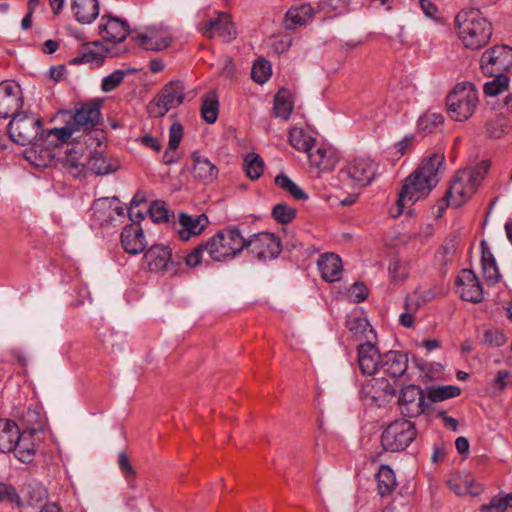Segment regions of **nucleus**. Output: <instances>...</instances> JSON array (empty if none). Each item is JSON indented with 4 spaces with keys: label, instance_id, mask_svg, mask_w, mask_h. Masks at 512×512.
<instances>
[{
    "label": "nucleus",
    "instance_id": "nucleus-1",
    "mask_svg": "<svg viewBox=\"0 0 512 512\" xmlns=\"http://www.w3.org/2000/svg\"><path fill=\"white\" fill-rule=\"evenodd\" d=\"M444 164V150L434 152L421 161L404 180L396 201L397 211L391 212L393 217L399 216L405 208L410 209L420 199L428 197L440 181Z\"/></svg>",
    "mask_w": 512,
    "mask_h": 512
},
{
    "label": "nucleus",
    "instance_id": "nucleus-2",
    "mask_svg": "<svg viewBox=\"0 0 512 512\" xmlns=\"http://www.w3.org/2000/svg\"><path fill=\"white\" fill-rule=\"evenodd\" d=\"M454 25L463 45L472 50L484 47L493 33L492 24L478 9L461 10L455 17Z\"/></svg>",
    "mask_w": 512,
    "mask_h": 512
},
{
    "label": "nucleus",
    "instance_id": "nucleus-3",
    "mask_svg": "<svg viewBox=\"0 0 512 512\" xmlns=\"http://www.w3.org/2000/svg\"><path fill=\"white\" fill-rule=\"evenodd\" d=\"M490 167V160H482L476 166L464 167L455 172L450 181V208H460L472 198Z\"/></svg>",
    "mask_w": 512,
    "mask_h": 512
},
{
    "label": "nucleus",
    "instance_id": "nucleus-4",
    "mask_svg": "<svg viewBox=\"0 0 512 512\" xmlns=\"http://www.w3.org/2000/svg\"><path fill=\"white\" fill-rule=\"evenodd\" d=\"M246 239L239 229L228 227L218 231L205 242V251L216 262L234 259L244 248Z\"/></svg>",
    "mask_w": 512,
    "mask_h": 512
},
{
    "label": "nucleus",
    "instance_id": "nucleus-5",
    "mask_svg": "<svg viewBox=\"0 0 512 512\" xmlns=\"http://www.w3.org/2000/svg\"><path fill=\"white\" fill-rule=\"evenodd\" d=\"M8 135L19 145H31L44 135L42 120L31 112L15 113L8 124Z\"/></svg>",
    "mask_w": 512,
    "mask_h": 512
},
{
    "label": "nucleus",
    "instance_id": "nucleus-6",
    "mask_svg": "<svg viewBox=\"0 0 512 512\" xmlns=\"http://www.w3.org/2000/svg\"><path fill=\"white\" fill-rule=\"evenodd\" d=\"M478 103V93L470 82L456 84L450 91V119L466 121L474 113Z\"/></svg>",
    "mask_w": 512,
    "mask_h": 512
},
{
    "label": "nucleus",
    "instance_id": "nucleus-7",
    "mask_svg": "<svg viewBox=\"0 0 512 512\" xmlns=\"http://www.w3.org/2000/svg\"><path fill=\"white\" fill-rule=\"evenodd\" d=\"M416 434L415 426L411 421L398 419L383 431L381 443L386 451H402L412 443Z\"/></svg>",
    "mask_w": 512,
    "mask_h": 512
},
{
    "label": "nucleus",
    "instance_id": "nucleus-8",
    "mask_svg": "<svg viewBox=\"0 0 512 512\" xmlns=\"http://www.w3.org/2000/svg\"><path fill=\"white\" fill-rule=\"evenodd\" d=\"M184 100V86L180 81L166 84L160 93L149 103V113L154 117H163L178 107Z\"/></svg>",
    "mask_w": 512,
    "mask_h": 512
},
{
    "label": "nucleus",
    "instance_id": "nucleus-9",
    "mask_svg": "<svg viewBox=\"0 0 512 512\" xmlns=\"http://www.w3.org/2000/svg\"><path fill=\"white\" fill-rule=\"evenodd\" d=\"M480 67L485 75L506 74L512 68V48L495 45L487 49L481 55Z\"/></svg>",
    "mask_w": 512,
    "mask_h": 512
},
{
    "label": "nucleus",
    "instance_id": "nucleus-10",
    "mask_svg": "<svg viewBox=\"0 0 512 512\" xmlns=\"http://www.w3.org/2000/svg\"><path fill=\"white\" fill-rule=\"evenodd\" d=\"M245 248L258 260L267 261L280 254L281 243L272 233H259L246 240Z\"/></svg>",
    "mask_w": 512,
    "mask_h": 512
},
{
    "label": "nucleus",
    "instance_id": "nucleus-11",
    "mask_svg": "<svg viewBox=\"0 0 512 512\" xmlns=\"http://www.w3.org/2000/svg\"><path fill=\"white\" fill-rule=\"evenodd\" d=\"M200 32L206 38L219 37L224 42L236 38V28L229 14L216 12V15L207 19L201 26Z\"/></svg>",
    "mask_w": 512,
    "mask_h": 512
},
{
    "label": "nucleus",
    "instance_id": "nucleus-12",
    "mask_svg": "<svg viewBox=\"0 0 512 512\" xmlns=\"http://www.w3.org/2000/svg\"><path fill=\"white\" fill-rule=\"evenodd\" d=\"M455 291L464 301L480 303L484 299L482 284L470 269H463L455 279Z\"/></svg>",
    "mask_w": 512,
    "mask_h": 512
},
{
    "label": "nucleus",
    "instance_id": "nucleus-13",
    "mask_svg": "<svg viewBox=\"0 0 512 512\" xmlns=\"http://www.w3.org/2000/svg\"><path fill=\"white\" fill-rule=\"evenodd\" d=\"M143 264L151 272L172 270L175 273L176 266L180 264V261L172 258V251L169 246L156 244L145 252Z\"/></svg>",
    "mask_w": 512,
    "mask_h": 512
},
{
    "label": "nucleus",
    "instance_id": "nucleus-14",
    "mask_svg": "<svg viewBox=\"0 0 512 512\" xmlns=\"http://www.w3.org/2000/svg\"><path fill=\"white\" fill-rule=\"evenodd\" d=\"M92 212L93 217L102 226L107 224L116 225L125 217V208L115 197L96 200L92 205Z\"/></svg>",
    "mask_w": 512,
    "mask_h": 512
},
{
    "label": "nucleus",
    "instance_id": "nucleus-15",
    "mask_svg": "<svg viewBox=\"0 0 512 512\" xmlns=\"http://www.w3.org/2000/svg\"><path fill=\"white\" fill-rule=\"evenodd\" d=\"M376 165L370 157H358L352 160L342 174L360 186L371 183L375 176Z\"/></svg>",
    "mask_w": 512,
    "mask_h": 512
},
{
    "label": "nucleus",
    "instance_id": "nucleus-16",
    "mask_svg": "<svg viewBox=\"0 0 512 512\" xmlns=\"http://www.w3.org/2000/svg\"><path fill=\"white\" fill-rule=\"evenodd\" d=\"M22 106L21 89L12 82L0 83V119L13 117Z\"/></svg>",
    "mask_w": 512,
    "mask_h": 512
},
{
    "label": "nucleus",
    "instance_id": "nucleus-17",
    "mask_svg": "<svg viewBox=\"0 0 512 512\" xmlns=\"http://www.w3.org/2000/svg\"><path fill=\"white\" fill-rule=\"evenodd\" d=\"M401 413L406 417H416L425 410V401L422 391L415 385L403 387L399 395Z\"/></svg>",
    "mask_w": 512,
    "mask_h": 512
},
{
    "label": "nucleus",
    "instance_id": "nucleus-18",
    "mask_svg": "<svg viewBox=\"0 0 512 512\" xmlns=\"http://www.w3.org/2000/svg\"><path fill=\"white\" fill-rule=\"evenodd\" d=\"M382 356L372 341L358 346V364L364 375H374L380 370Z\"/></svg>",
    "mask_w": 512,
    "mask_h": 512
},
{
    "label": "nucleus",
    "instance_id": "nucleus-19",
    "mask_svg": "<svg viewBox=\"0 0 512 512\" xmlns=\"http://www.w3.org/2000/svg\"><path fill=\"white\" fill-rule=\"evenodd\" d=\"M99 34L106 41L120 43L128 35V24L120 18L104 15L99 24Z\"/></svg>",
    "mask_w": 512,
    "mask_h": 512
},
{
    "label": "nucleus",
    "instance_id": "nucleus-20",
    "mask_svg": "<svg viewBox=\"0 0 512 512\" xmlns=\"http://www.w3.org/2000/svg\"><path fill=\"white\" fill-rule=\"evenodd\" d=\"M209 224L208 217L205 214L188 215L179 214V225L177 233L181 240L188 241L193 236L200 235Z\"/></svg>",
    "mask_w": 512,
    "mask_h": 512
},
{
    "label": "nucleus",
    "instance_id": "nucleus-21",
    "mask_svg": "<svg viewBox=\"0 0 512 512\" xmlns=\"http://www.w3.org/2000/svg\"><path fill=\"white\" fill-rule=\"evenodd\" d=\"M121 243L129 254L136 255L144 251L147 242L139 223L133 222L125 226L121 233Z\"/></svg>",
    "mask_w": 512,
    "mask_h": 512
},
{
    "label": "nucleus",
    "instance_id": "nucleus-22",
    "mask_svg": "<svg viewBox=\"0 0 512 512\" xmlns=\"http://www.w3.org/2000/svg\"><path fill=\"white\" fill-rule=\"evenodd\" d=\"M100 107L98 103H86L76 110L71 124L76 131L90 130L100 122Z\"/></svg>",
    "mask_w": 512,
    "mask_h": 512
},
{
    "label": "nucleus",
    "instance_id": "nucleus-23",
    "mask_svg": "<svg viewBox=\"0 0 512 512\" xmlns=\"http://www.w3.org/2000/svg\"><path fill=\"white\" fill-rule=\"evenodd\" d=\"M408 368V357L400 351H388L382 356L380 370L391 378L403 376Z\"/></svg>",
    "mask_w": 512,
    "mask_h": 512
},
{
    "label": "nucleus",
    "instance_id": "nucleus-24",
    "mask_svg": "<svg viewBox=\"0 0 512 512\" xmlns=\"http://www.w3.org/2000/svg\"><path fill=\"white\" fill-rule=\"evenodd\" d=\"M135 42L146 50L159 51L170 44L171 36L165 29L151 28L147 32L139 34L135 38Z\"/></svg>",
    "mask_w": 512,
    "mask_h": 512
},
{
    "label": "nucleus",
    "instance_id": "nucleus-25",
    "mask_svg": "<svg viewBox=\"0 0 512 512\" xmlns=\"http://www.w3.org/2000/svg\"><path fill=\"white\" fill-rule=\"evenodd\" d=\"M32 146L25 151L26 159L36 167H48L53 164L55 154L50 148L51 145L45 144L42 138L31 144Z\"/></svg>",
    "mask_w": 512,
    "mask_h": 512
},
{
    "label": "nucleus",
    "instance_id": "nucleus-26",
    "mask_svg": "<svg viewBox=\"0 0 512 512\" xmlns=\"http://www.w3.org/2000/svg\"><path fill=\"white\" fill-rule=\"evenodd\" d=\"M317 265L325 281L335 282L340 280L343 267L341 258L338 255L325 253L319 258Z\"/></svg>",
    "mask_w": 512,
    "mask_h": 512
},
{
    "label": "nucleus",
    "instance_id": "nucleus-27",
    "mask_svg": "<svg viewBox=\"0 0 512 512\" xmlns=\"http://www.w3.org/2000/svg\"><path fill=\"white\" fill-rule=\"evenodd\" d=\"M58 161L74 177L82 175L87 163L81 147H72L66 150L64 155L58 158Z\"/></svg>",
    "mask_w": 512,
    "mask_h": 512
},
{
    "label": "nucleus",
    "instance_id": "nucleus-28",
    "mask_svg": "<svg viewBox=\"0 0 512 512\" xmlns=\"http://www.w3.org/2000/svg\"><path fill=\"white\" fill-rule=\"evenodd\" d=\"M75 19L82 24L91 23L99 15L97 0H71Z\"/></svg>",
    "mask_w": 512,
    "mask_h": 512
},
{
    "label": "nucleus",
    "instance_id": "nucleus-29",
    "mask_svg": "<svg viewBox=\"0 0 512 512\" xmlns=\"http://www.w3.org/2000/svg\"><path fill=\"white\" fill-rule=\"evenodd\" d=\"M119 166L116 159H112L101 152H95L87 159L85 170H89L96 175H107L117 171Z\"/></svg>",
    "mask_w": 512,
    "mask_h": 512
},
{
    "label": "nucleus",
    "instance_id": "nucleus-30",
    "mask_svg": "<svg viewBox=\"0 0 512 512\" xmlns=\"http://www.w3.org/2000/svg\"><path fill=\"white\" fill-rule=\"evenodd\" d=\"M347 327L349 331L358 339L364 338L369 342L376 338L374 329L362 313H353L348 317Z\"/></svg>",
    "mask_w": 512,
    "mask_h": 512
},
{
    "label": "nucleus",
    "instance_id": "nucleus-31",
    "mask_svg": "<svg viewBox=\"0 0 512 512\" xmlns=\"http://www.w3.org/2000/svg\"><path fill=\"white\" fill-rule=\"evenodd\" d=\"M20 430L15 422L8 419L0 420V452L9 453L15 449L19 440Z\"/></svg>",
    "mask_w": 512,
    "mask_h": 512
},
{
    "label": "nucleus",
    "instance_id": "nucleus-32",
    "mask_svg": "<svg viewBox=\"0 0 512 512\" xmlns=\"http://www.w3.org/2000/svg\"><path fill=\"white\" fill-rule=\"evenodd\" d=\"M311 166H314L319 171H330L336 165L338 158L335 152L323 146L318 147L314 152H307Z\"/></svg>",
    "mask_w": 512,
    "mask_h": 512
},
{
    "label": "nucleus",
    "instance_id": "nucleus-33",
    "mask_svg": "<svg viewBox=\"0 0 512 512\" xmlns=\"http://www.w3.org/2000/svg\"><path fill=\"white\" fill-rule=\"evenodd\" d=\"M15 457L23 462L30 463L36 453V442L34 434L31 432H22L19 435V440L15 444V449L12 450Z\"/></svg>",
    "mask_w": 512,
    "mask_h": 512
},
{
    "label": "nucleus",
    "instance_id": "nucleus-34",
    "mask_svg": "<svg viewBox=\"0 0 512 512\" xmlns=\"http://www.w3.org/2000/svg\"><path fill=\"white\" fill-rule=\"evenodd\" d=\"M193 160V175L195 178L205 183H210L217 178L218 169L208 158L194 154Z\"/></svg>",
    "mask_w": 512,
    "mask_h": 512
},
{
    "label": "nucleus",
    "instance_id": "nucleus-35",
    "mask_svg": "<svg viewBox=\"0 0 512 512\" xmlns=\"http://www.w3.org/2000/svg\"><path fill=\"white\" fill-rule=\"evenodd\" d=\"M75 132H77L75 127L69 122L64 127L53 128L47 131L45 136H42V141L47 145L57 147L66 143Z\"/></svg>",
    "mask_w": 512,
    "mask_h": 512
},
{
    "label": "nucleus",
    "instance_id": "nucleus-36",
    "mask_svg": "<svg viewBox=\"0 0 512 512\" xmlns=\"http://www.w3.org/2000/svg\"><path fill=\"white\" fill-rule=\"evenodd\" d=\"M377 491L382 497L389 495L396 486V478L393 470L386 465L381 466L376 474Z\"/></svg>",
    "mask_w": 512,
    "mask_h": 512
},
{
    "label": "nucleus",
    "instance_id": "nucleus-37",
    "mask_svg": "<svg viewBox=\"0 0 512 512\" xmlns=\"http://www.w3.org/2000/svg\"><path fill=\"white\" fill-rule=\"evenodd\" d=\"M289 142L296 150L307 153L312 149L315 139L303 128L295 126L289 131Z\"/></svg>",
    "mask_w": 512,
    "mask_h": 512
},
{
    "label": "nucleus",
    "instance_id": "nucleus-38",
    "mask_svg": "<svg viewBox=\"0 0 512 512\" xmlns=\"http://www.w3.org/2000/svg\"><path fill=\"white\" fill-rule=\"evenodd\" d=\"M444 121L445 118L442 114L429 110L419 117L417 128L419 132L425 135L431 134L436 131L439 126L443 125Z\"/></svg>",
    "mask_w": 512,
    "mask_h": 512
},
{
    "label": "nucleus",
    "instance_id": "nucleus-39",
    "mask_svg": "<svg viewBox=\"0 0 512 512\" xmlns=\"http://www.w3.org/2000/svg\"><path fill=\"white\" fill-rule=\"evenodd\" d=\"M293 110V102L290 93L284 89L279 90L274 98L273 112L276 117L283 120L289 119Z\"/></svg>",
    "mask_w": 512,
    "mask_h": 512
},
{
    "label": "nucleus",
    "instance_id": "nucleus-40",
    "mask_svg": "<svg viewBox=\"0 0 512 512\" xmlns=\"http://www.w3.org/2000/svg\"><path fill=\"white\" fill-rule=\"evenodd\" d=\"M451 489L458 496L471 495L478 496L482 492L481 485H475L474 479L471 475H465L463 478L455 479Z\"/></svg>",
    "mask_w": 512,
    "mask_h": 512
},
{
    "label": "nucleus",
    "instance_id": "nucleus-41",
    "mask_svg": "<svg viewBox=\"0 0 512 512\" xmlns=\"http://www.w3.org/2000/svg\"><path fill=\"white\" fill-rule=\"evenodd\" d=\"M488 76L492 77V80L484 84L483 91L486 96L495 97L508 90L510 79L506 74Z\"/></svg>",
    "mask_w": 512,
    "mask_h": 512
},
{
    "label": "nucleus",
    "instance_id": "nucleus-42",
    "mask_svg": "<svg viewBox=\"0 0 512 512\" xmlns=\"http://www.w3.org/2000/svg\"><path fill=\"white\" fill-rule=\"evenodd\" d=\"M219 110V102L214 92H209L203 99L201 113L203 119L212 124L217 120Z\"/></svg>",
    "mask_w": 512,
    "mask_h": 512
},
{
    "label": "nucleus",
    "instance_id": "nucleus-43",
    "mask_svg": "<svg viewBox=\"0 0 512 512\" xmlns=\"http://www.w3.org/2000/svg\"><path fill=\"white\" fill-rule=\"evenodd\" d=\"M314 9L309 3H304L299 7H294L288 10L286 18L292 24L304 25L313 16Z\"/></svg>",
    "mask_w": 512,
    "mask_h": 512
},
{
    "label": "nucleus",
    "instance_id": "nucleus-44",
    "mask_svg": "<svg viewBox=\"0 0 512 512\" xmlns=\"http://www.w3.org/2000/svg\"><path fill=\"white\" fill-rule=\"evenodd\" d=\"M244 167L247 176L251 180H257L263 174L264 162L258 154L249 153L244 159Z\"/></svg>",
    "mask_w": 512,
    "mask_h": 512
},
{
    "label": "nucleus",
    "instance_id": "nucleus-45",
    "mask_svg": "<svg viewBox=\"0 0 512 512\" xmlns=\"http://www.w3.org/2000/svg\"><path fill=\"white\" fill-rule=\"evenodd\" d=\"M135 71H136V69H134V68L115 70L113 73L105 76L102 79V83H101L102 90L104 92L113 91L116 87H118L122 83L125 76L130 75V74L134 73Z\"/></svg>",
    "mask_w": 512,
    "mask_h": 512
},
{
    "label": "nucleus",
    "instance_id": "nucleus-46",
    "mask_svg": "<svg viewBox=\"0 0 512 512\" xmlns=\"http://www.w3.org/2000/svg\"><path fill=\"white\" fill-rule=\"evenodd\" d=\"M276 185L289 193L296 200L307 199V194L287 175L280 174L275 178Z\"/></svg>",
    "mask_w": 512,
    "mask_h": 512
},
{
    "label": "nucleus",
    "instance_id": "nucleus-47",
    "mask_svg": "<svg viewBox=\"0 0 512 512\" xmlns=\"http://www.w3.org/2000/svg\"><path fill=\"white\" fill-rule=\"evenodd\" d=\"M272 73L269 61L265 59L257 60L251 69L252 79L259 84H264L268 81Z\"/></svg>",
    "mask_w": 512,
    "mask_h": 512
},
{
    "label": "nucleus",
    "instance_id": "nucleus-48",
    "mask_svg": "<svg viewBox=\"0 0 512 512\" xmlns=\"http://www.w3.org/2000/svg\"><path fill=\"white\" fill-rule=\"evenodd\" d=\"M480 341L489 347H500L506 343V337L499 329L489 327L483 330Z\"/></svg>",
    "mask_w": 512,
    "mask_h": 512
},
{
    "label": "nucleus",
    "instance_id": "nucleus-49",
    "mask_svg": "<svg viewBox=\"0 0 512 512\" xmlns=\"http://www.w3.org/2000/svg\"><path fill=\"white\" fill-rule=\"evenodd\" d=\"M508 507H512V493L503 497H493L488 504H482L479 510L481 512H504Z\"/></svg>",
    "mask_w": 512,
    "mask_h": 512
},
{
    "label": "nucleus",
    "instance_id": "nucleus-50",
    "mask_svg": "<svg viewBox=\"0 0 512 512\" xmlns=\"http://www.w3.org/2000/svg\"><path fill=\"white\" fill-rule=\"evenodd\" d=\"M432 297L433 296L430 291H428L427 295L425 296H422L419 292L415 291L406 297L404 302V310L415 316L421 306L425 302L431 300Z\"/></svg>",
    "mask_w": 512,
    "mask_h": 512
},
{
    "label": "nucleus",
    "instance_id": "nucleus-51",
    "mask_svg": "<svg viewBox=\"0 0 512 512\" xmlns=\"http://www.w3.org/2000/svg\"><path fill=\"white\" fill-rule=\"evenodd\" d=\"M23 420L26 424V430L23 432H31L32 434H35L36 432L43 430L44 419L37 410L28 409Z\"/></svg>",
    "mask_w": 512,
    "mask_h": 512
},
{
    "label": "nucleus",
    "instance_id": "nucleus-52",
    "mask_svg": "<svg viewBox=\"0 0 512 512\" xmlns=\"http://www.w3.org/2000/svg\"><path fill=\"white\" fill-rule=\"evenodd\" d=\"M118 466L127 481L128 488L132 491L136 490V483L134 481L135 471L130 464L128 456L125 452L118 454Z\"/></svg>",
    "mask_w": 512,
    "mask_h": 512
},
{
    "label": "nucleus",
    "instance_id": "nucleus-53",
    "mask_svg": "<svg viewBox=\"0 0 512 512\" xmlns=\"http://www.w3.org/2000/svg\"><path fill=\"white\" fill-rule=\"evenodd\" d=\"M421 378L424 382L436 381L441 379L445 373L444 365L440 363H429L420 367Z\"/></svg>",
    "mask_w": 512,
    "mask_h": 512
},
{
    "label": "nucleus",
    "instance_id": "nucleus-54",
    "mask_svg": "<svg viewBox=\"0 0 512 512\" xmlns=\"http://www.w3.org/2000/svg\"><path fill=\"white\" fill-rule=\"evenodd\" d=\"M109 53H110V51L108 48L103 49L101 52L94 51V50H88V51L82 53L80 56L75 57L72 60V63L73 64L92 63V64H96V65H101L104 57Z\"/></svg>",
    "mask_w": 512,
    "mask_h": 512
},
{
    "label": "nucleus",
    "instance_id": "nucleus-55",
    "mask_svg": "<svg viewBox=\"0 0 512 512\" xmlns=\"http://www.w3.org/2000/svg\"><path fill=\"white\" fill-rule=\"evenodd\" d=\"M272 215L277 222L286 224L295 218L296 210L287 204L280 203L273 208Z\"/></svg>",
    "mask_w": 512,
    "mask_h": 512
},
{
    "label": "nucleus",
    "instance_id": "nucleus-56",
    "mask_svg": "<svg viewBox=\"0 0 512 512\" xmlns=\"http://www.w3.org/2000/svg\"><path fill=\"white\" fill-rule=\"evenodd\" d=\"M146 210L150 213L151 218L155 222L166 221L169 217V211L164 202L155 201L151 205L146 207Z\"/></svg>",
    "mask_w": 512,
    "mask_h": 512
},
{
    "label": "nucleus",
    "instance_id": "nucleus-57",
    "mask_svg": "<svg viewBox=\"0 0 512 512\" xmlns=\"http://www.w3.org/2000/svg\"><path fill=\"white\" fill-rule=\"evenodd\" d=\"M426 398L432 403H438L448 399V386L427 387Z\"/></svg>",
    "mask_w": 512,
    "mask_h": 512
},
{
    "label": "nucleus",
    "instance_id": "nucleus-58",
    "mask_svg": "<svg viewBox=\"0 0 512 512\" xmlns=\"http://www.w3.org/2000/svg\"><path fill=\"white\" fill-rule=\"evenodd\" d=\"M482 273L484 279L491 285H495L500 281L501 275L496 262L482 264Z\"/></svg>",
    "mask_w": 512,
    "mask_h": 512
},
{
    "label": "nucleus",
    "instance_id": "nucleus-59",
    "mask_svg": "<svg viewBox=\"0 0 512 512\" xmlns=\"http://www.w3.org/2000/svg\"><path fill=\"white\" fill-rule=\"evenodd\" d=\"M0 501L16 503L18 506L21 504L14 487L5 483H0Z\"/></svg>",
    "mask_w": 512,
    "mask_h": 512
},
{
    "label": "nucleus",
    "instance_id": "nucleus-60",
    "mask_svg": "<svg viewBox=\"0 0 512 512\" xmlns=\"http://www.w3.org/2000/svg\"><path fill=\"white\" fill-rule=\"evenodd\" d=\"M183 136V128L179 123H173L169 130V150H176Z\"/></svg>",
    "mask_w": 512,
    "mask_h": 512
},
{
    "label": "nucleus",
    "instance_id": "nucleus-61",
    "mask_svg": "<svg viewBox=\"0 0 512 512\" xmlns=\"http://www.w3.org/2000/svg\"><path fill=\"white\" fill-rule=\"evenodd\" d=\"M205 251V243H201L195 247L185 258V264L188 267H196L201 263L202 255Z\"/></svg>",
    "mask_w": 512,
    "mask_h": 512
},
{
    "label": "nucleus",
    "instance_id": "nucleus-62",
    "mask_svg": "<svg viewBox=\"0 0 512 512\" xmlns=\"http://www.w3.org/2000/svg\"><path fill=\"white\" fill-rule=\"evenodd\" d=\"M27 496L29 504L33 505L46 497V490L40 484H36L35 486H28Z\"/></svg>",
    "mask_w": 512,
    "mask_h": 512
},
{
    "label": "nucleus",
    "instance_id": "nucleus-63",
    "mask_svg": "<svg viewBox=\"0 0 512 512\" xmlns=\"http://www.w3.org/2000/svg\"><path fill=\"white\" fill-rule=\"evenodd\" d=\"M389 273L394 280L402 281L407 276V269L404 263L395 260L389 265Z\"/></svg>",
    "mask_w": 512,
    "mask_h": 512
},
{
    "label": "nucleus",
    "instance_id": "nucleus-64",
    "mask_svg": "<svg viewBox=\"0 0 512 512\" xmlns=\"http://www.w3.org/2000/svg\"><path fill=\"white\" fill-rule=\"evenodd\" d=\"M495 386L503 391L509 386H512V372L507 370H499L494 379Z\"/></svg>",
    "mask_w": 512,
    "mask_h": 512
}]
</instances>
